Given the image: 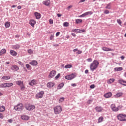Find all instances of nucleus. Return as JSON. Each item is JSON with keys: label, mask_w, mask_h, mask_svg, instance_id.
Here are the masks:
<instances>
[{"label": "nucleus", "mask_w": 126, "mask_h": 126, "mask_svg": "<svg viewBox=\"0 0 126 126\" xmlns=\"http://www.w3.org/2000/svg\"><path fill=\"white\" fill-rule=\"evenodd\" d=\"M98 66H99V61H98V60H94L90 64V70H91V71H94V70H96V69H97Z\"/></svg>", "instance_id": "f257e3e1"}, {"label": "nucleus", "mask_w": 126, "mask_h": 126, "mask_svg": "<svg viewBox=\"0 0 126 126\" xmlns=\"http://www.w3.org/2000/svg\"><path fill=\"white\" fill-rule=\"evenodd\" d=\"M14 110L16 111H19V112H21V111L23 110L24 109V107L23 106V104L22 103H19L17 104V106L14 107Z\"/></svg>", "instance_id": "f03ea898"}, {"label": "nucleus", "mask_w": 126, "mask_h": 126, "mask_svg": "<svg viewBox=\"0 0 126 126\" xmlns=\"http://www.w3.org/2000/svg\"><path fill=\"white\" fill-rule=\"evenodd\" d=\"M117 118L119 121L121 122H126V115L125 114H119L117 116Z\"/></svg>", "instance_id": "7ed1b4c3"}, {"label": "nucleus", "mask_w": 126, "mask_h": 126, "mask_svg": "<svg viewBox=\"0 0 126 126\" xmlns=\"http://www.w3.org/2000/svg\"><path fill=\"white\" fill-rule=\"evenodd\" d=\"M54 111L55 114H56V115H58V114H60V113L62 112V107H61V106H57L54 108Z\"/></svg>", "instance_id": "20e7f679"}, {"label": "nucleus", "mask_w": 126, "mask_h": 126, "mask_svg": "<svg viewBox=\"0 0 126 126\" xmlns=\"http://www.w3.org/2000/svg\"><path fill=\"white\" fill-rule=\"evenodd\" d=\"M44 93L45 92L43 91L37 93L35 95L36 99H42V98H43V96H44Z\"/></svg>", "instance_id": "39448f33"}, {"label": "nucleus", "mask_w": 126, "mask_h": 126, "mask_svg": "<svg viewBox=\"0 0 126 126\" xmlns=\"http://www.w3.org/2000/svg\"><path fill=\"white\" fill-rule=\"evenodd\" d=\"M92 14H93V12H92V11H88V12H86L84 13H83V14L79 16V17H85L86 16V15H91Z\"/></svg>", "instance_id": "423d86ee"}, {"label": "nucleus", "mask_w": 126, "mask_h": 126, "mask_svg": "<svg viewBox=\"0 0 126 126\" xmlns=\"http://www.w3.org/2000/svg\"><path fill=\"white\" fill-rule=\"evenodd\" d=\"M26 108V110H27V111H31V110H33L35 109V107L34 106V105H27L25 106Z\"/></svg>", "instance_id": "0eeeda50"}, {"label": "nucleus", "mask_w": 126, "mask_h": 126, "mask_svg": "<svg viewBox=\"0 0 126 126\" xmlns=\"http://www.w3.org/2000/svg\"><path fill=\"white\" fill-rule=\"evenodd\" d=\"M110 107L113 112H118L119 111V107H116V105L115 104H111Z\"/></svg>", "instance_id": "6e6552de"}, {"label": "nucleus", "mask_w": 126, "mask_h": 126, "mask_svg": "<svg viewBox=\"0 0 126 126\" xmlns=\"http://www.w3.org/2000/svg\"><path fill=\"white\" fill-rule=\"evenodd\" d=\"M57 72L55 70H52L49 75V78H53L56 75Z\"/></svg>", "instance_id": "1a4fd4ad"}, {"label": "nucleus", "mask_w": 126, "mask_h": 126, "mask_svg": "<svg viewBox=\"0 0 126 126\" xmlns=\"http://www.w3.org/2000/svg\"><path fill=\"white\" fill-rule=\"evenodd\" d=\"M74 77H75V76L74 75V74H72L66 76L65 77V78L66 79H67V80H71V79H73V78H74Z\"/></svg>", "instance_id": "9d476101"}, {"label": "nucleus", "mask_w": 126, "mask_h": 126, "mask_svg": "<svg viewBox=\"0 0 126 126\" xmlns=\"http://www.w3.org/2000/svg\"><path fill=\"white\" fill-rule=\"evenodd\" d=\"M11 69L15 72L19 70V67L17 65H14L11 66Z\"/></svg>", "instance_id": "9b49d317"}, {"label": "nucleus", "mask_w": 126, "mask_h": 126, "mask_svg": "<svg viewBox=\"0 0 126 126\" xmlns=\"http://www.w3.org/2000/svg\"><path fill=\"white\" fill-rule=\"evenodd\" d=\"M29 24L32 26V27H34L35 26V24H36V21L34 19L30 20L29 21Z\"/></svg>", "instance_id": "f8f14e48"}, {"label": "nucleus", "mask_w": 126, "mask_h": 126, "mask_svg": "<svg viewBox=\"0 0 126 126\" xmlns=\"http://www.w3.org/2000/svg\"><path fill=\"white\" fill-rule=\"evenodd\" d=\"M124 95V93L123 92L117 93L115 95H114L115 98H120V97H122Z\"/></svg>", "instance_id": "ddd939ff"}, {"label": "nucleus", "mask_w": 126, "mask_h": 126, "mask_svg": "<svg viewBox=\"0 0 126 126\" xmlns=\"http://www.w3.org/2000/svg\"><path fill=\"white\" fill-rule=\"evenodd\" d=\"M95 110L98 113H100V112H102V111H103V107L101 106H97L95 108Z\"/></svg>", "instance_id": "4468645a"}, {"label": "nucleus", "mask_w": 126, "mask_h": 126, "mask_svg": "<svg viewBox=\"0 0 126 126\" xmlns=\"http://www.w3.org/2000/svg\"><path fill=\"white\" fill-rule=\"evenodd\" d=\"M29 85H31V86H34V85H36L37 84V82L36 80L33 79L29 83Z\"/></svg>", "instance_id": "2eb2a0df"}, {"label": "nucleus", "mask_w": 126, "mask_h": 126, "mask_svg": "<svg viewBox=\"0 0 126 126\" xmlns=\"http://www.w3.org/2000/svg\"><path fill=\"white\" fill-rule=\"evenodd\" d=\"M29 63L31 65H33V66H36V65H37L38 64V62H37V61H36V60H33L32 62H30Z\"/></svg>", "instance_id": "dca6fc26"}, {"label": "nucleus", "mask_w": 126, "mask_h": 126, "mask_svg": "<svg viewBox=\"0 0 126 126\" xmlns=\"http://www.w3.org/2000/svg\"><path fill=\"white\" fill-rule=\"evenodd\" d=\"M104 97L106 98H111L112 97V93L111 92H108L106 94H104Z\"/></svg>", "instance_id": "f3484780"}, {"label": "nucleus", "mask_w": 126, "mask_h": 126, "mask_svg": "<svg viewBox=\"0 0 126 126\" xmlns=\"http://www.w3.org/2000/svg\"><path fill=\"white\" fill-rule=\"evenodd\" d=\"M64 86V83H61L59 85H58L57 89L58 90H59L60 89H62V88H63V87Z\"/></svg>", "instance_id": "a211bd4d"}, {"label": "nucleus", "mask_w": 126, "mask_h": 126, "mask_svg": "<svg viewBox=\"0 0 126 126\" xmlns=\"http://www.w3.org/2000/svg\"><path fill=\"white\" fill-rule=\"evenodd\" d=\"M50 3H51V1H50V0H47L43 2V4L46 6H49V5H50Z\"/></svg>", "instance_id": "6ab92c4d"}, {"label": "nucleus", "mask_w": 126, "mask_h": 126, "mask_svg": "<svg viewBox=\"0 0 126 126\" xmlns=\"http://www.w3.org/2000/svg\"><path fill=\"white\" fill-rule=\"evenodd\" d=\"M102 49L105 52H112V51H113V49L109 48L108 47H102Z\"/></svg>", "instance_id": "aec40b11"}, {"label": "nucleus", "mask_w": 126, "mask_h": 126, "mask_svg": "<svg viewBox=\"0 0 126 126\" xmlns=\"http://www.w3.org/2000/svg\"><path fill=\"white\" fill-rule=\"evenodd\" d=\"M34 15L36 19H40V18H41V14L39 13L36 12L34 13Z\"/></svg>", "instance_id": "412c9836"}, {"label": "nucleus", "mask_w": 126, "mask_h": 126, "mask_svg": "<svg viewBox=\"0 0 126 126\" xmlns=\"http://www.w3.org/2000/svg\"><path fill=\"white\" fill-rule=\"evenodd\" d=\"M21 118L22 120H24V121H28V120H29V116L27 115H23Z\"/></svg>", "instance_id": "4be33fe9"}, {"label": "nucleus", "mask_w": 126, "mask_h": 126, "mask_svg": "<svg viewBox=\"0 0 126 126\" xmlns=\"http://www.w3.org/2000/svg\"><path fill=\"white\" fill-rule=\"evenodd\" d=\"M10 54L14 57L17 56V52L14 51V50H10Z\"/></svg>", "instance_id": "5701e85b"}, {"label": "nucleus", "mask_w": 126, "mask_h": 126, "mask_svg": "<svg viewBox=\"0 0 126 126\" xmlns=\"http://www.w3.org/2000/svg\"><path fill=\"white\" fill-rule=\"evenodd\" d=\"M54 85H55V83L52 82H49L47 84V87H49V88L53 87Z\"/></svg>", "instance_id": "b1692460"}, {"label": "nucleus", "mask_w": 126, "mask_h": 126, "mask_svg": "<svg viewBox=\"0 0 126 126\" xmlns=\"http://www.w3.org/2000/svg\"><path fill=\"white\" fill-rule=\"evenodd\" d=\"M1 79H3V80H8V79H10V76H4L1 78Z\"/></svg>", "instance_id": "393cba45"}, {"label": "nucleus", "mask_w": 126, "mask_h": 126, "mask_svg": "<svg viewBox=\"0 0 126 126\" xmlns=\"http://www.w3.org/2000/svg\"><path fill=\"white\" fill-rule=\"evenodd\" d=\"M6 53V49H2L0 52V56H2V55H4Z\"/></svg>", "instance_id": "a878e982"}, {"label": "nucleus", "mask_w": 126, "mask_h": 126, "mask_svg": "<svg viewBox=\"0 0 126 126\" xmlns=\"http://www.w3.org/2000/svg\"><path fill=\"white\" fill-rule=\"evenodd\" d=\"M12 48L13 49H15V50H18V49L20 48V45L19 44H16L15 45H13Z\"/></svg>", "instance_id": "bb28decb"}, {"label": "nucleus", "mask_w": 126, "mask_h": 126, "mask_svg": "<svg viewBox=\"0 0 126 126\" xmlns=\"http://www.w3.org/2000/svg\"><path fill=\"white\" fill-rule=\"evenodd\" d=\"M16 84H17V85H19V86H20L21 85L23 84V81L20 80L17 81L16 82Z\"/></svg>", "instance_id": "cd10ccee"}, {"label": "nucleus", "mask_w": 126, "mask_h": 126, "mask_svg": "<svg viewBox=\"0 0 126 126\" xmlns=\"http://www.w3.org/2000/svg\"><path fill=\"white\" fill-rule=\"evenodd\" d=\"M115 71H122L123 70L122 67H116L114 68Z\"/></svg>", "instance_id": "c85d7f7f"}, {"label": "nucleus", "mask_w": 126, "mask_h": 126, "mask_svg": "<svg viewBox=\"0 0 126 126\" xmlns=\"http://www.w3.org/2000/svg\"><path fill=\"white\" fill-rule=\"evenodd\" d=\"M5 111V107L4 106H0V112H4Z\"/></svg>", "instance_id": "c756f323"}, {"label": "nucleus", "mask_w": 126, "mask_h": 126, "mask_svg": "<svg viewBox=\"0 0 126 126\" xmlns=\"http://www.w3.org/2000/svg\"><path fill=\"white\" fill-rule=\"evenodd\" d=\"M6 28H9L10 27V22H6L5 24Z\"/></svg>", "instance_id": "7c9ffc66"}, {"label": "nucleus", "mask_w": 126, "mask_h": 126, "mask_svg": "<svg viewBox=\"0 0 126 126\" xmlns=\"http://www.w3.org/2000/svg\"><path fill=\"white\" fill-rule=\"evenodd\" d=\"M0 88H5L7 87V85H6V83H3V84H2L1 85H0Z\"/></svg>", "instance_id": "2f4dec72"}, {"label": "nucleus", "mask_w": 126, "mask_h": 126, "mask_svg": "<svg viewBox=\"0 0 126 126\" xmlns=\"http://www.w3.org/2000/svg\"><path fill=\"white\" fill-rule=\"evenodd\" d=\"M75 21L77 24H79V23H81L82 22V20L80 19H76Z\"/></svg>", "instance_id": "473e14b6"}, {"label": "nucleus", "mask_w": 126, "mask_h": 126, "mask_svg": "<svg viewBox=\"0 0 126 126\" xmlns=\"http://www.w3.org/2000/svg\"><path fill=\"white\" fill-rule=\"evenodd\" d=\"M114 81H115V79L112 78V79H109V80L107 81V83H108L109 84H111V83H113V82H114Z\"/></svg>", "instance_id": "72a5a7b5"}, {"label": "nucleus", "mask_w": 126, "mask_h": 126, "mask_svg": "<svg viewBox=\"0 0 126 126\" xmlns=\"http://www.w3.org/2000/svg\"><path fill=\"white\" fill-rule=\"evenodd\" d=\"M125 81L124 80H119L118 81V83H120V84H121L122 85H124L125 84Z\"/></svg>", "instance_id": "f704fd0d"}, {"label": "nucleus", "mask_w": 126, "mask_h": 126, "mask_svg": "<svg viewBox=\"0 0 126 126\" xmlns=\"http://www.w3.org/2000/svg\"><path fill=\"white\" fill-rule=\"evenodd\" d=\"M72 32H75L76 33H80L79 32V29H75L72 30Z\"/></svg>", "instance_id": "c9c22d12"}, {"label": "nucleus", "mask_w": 126, "mask_h": 126, "mask_svg": "<svg viewBox=\"0 0 126 126\" xmlns=\"http://www.w3.org/2000/svg\"><path fill=\"white\" fill-rule=\"evenodd\" d=\"M6 84L7 85V87H11V86H13V83H6Z\"/></svg>", "instance_id": "e433bc0d"}, {"label": "nucleus", "mask_w": 126, "mask_h": 126, "mask_svg": "<svg viewBox=\"0 0 126 126\" xmlns=\"http://www.w3.org/2000/svg\"><path fill=\"white\" fill-rule=\"evenodd\" d=\"M111 3L107 4L106 6L105 7V8H106L107 9H111Z\"/></svg>", "instance_id": "4c0bfd02"}, {"label": "nucleus", "mask_w": 126, "mask_h": 126, "mask_svg": "<svg viewBox=\"0 0 126 126\" xmlns=\"http://www.w3.org/2000/svg\"><path fill=\"white\" fill-rule=\"evenodd\" d=\"M28 53H29L30 55H32L33 54V50L31 49H30L28 50Z\"/></svg>", "instance_id": "58836bf2"}, {"label": "nucleus", "mask_w": 126, "mask_h": 126, "mask_svg": "<svg viewBox=\"0 0 126 126\" xmlns=\"http://www.w3.org/2000/svg\"><path fill=\"white\" fill-rule=\"evenodd\" d=\"M104 118L103 117H100L98 118V123H102Z\"/></svg>", "instance_id": "ea45409f"}, {"label": "nucleus", "mask_w": 126, "mask_h": 126, "mask_svg": "<svg viewBox=\"0 0 126 126\" xmlns=\"http://www.w3.org/2000/svg\"><path fill=\"white\" fill-rule=\"evenodd\" d=\"M20 87L21 88V90H24V89H25V86H24V85H23V84L22 85H21L20 86Z\"/></svg>", "instance_id": "a19ab883"}, {"label": "nucleus", "mask_w": 126, "mask_h": 126, "mask_svg": "<svg viewBox=\"0 0 126 126\" xmlns=\"http://www.w3.org/2000/svg\"><path fill=\"white\" fill-rule=\"evenodd\" d=\"M26 67L29 70H31V66H30L29 64H26Z\"/></svg>", "instance_id": "79ce46f5"}, {"label": "nucleus", "mask_w": 126, "mask_h": 126, "mask_svg": "<svg viewBox=\"0 0 126 126\" xmlns=\"http://www.w3.org/2000/svg\"><path fill=\"white\" fill-rule=\"evenodd\" d=\"M71 67H72V65H66L65 66V68L67 69V68H71Z\"/></svg>", "instance_id": "37998d69"}, {"label": "nucleus", "mask_w": 126, "mask_h": 126, "mask_svg": "<svg viewBox=\"0 0 126 126\" xmlns=\"http://www.w3.org/2000/svg\"><path fill=\"white\" fill-rule=\"evenodd\" d=\"M95 87H96V85L95 84H92L90 86V88L91 89H93V88H95Z\"/></svg>", "instance_id": "c03bdc74"}, {"label": "nucleus", "mask_w": 126, "mask_h": 126, "mask_svg": "<svg viewBox=\"0 0 126 126\" xmlns=\"http://www.w3.org/2000/svg\"><path fill=\"white\" fill-rule=\"evenodd\" d=\"M60 76H61V74L58 73L57 75L55 77V80H57V79H58L60 77Z\"/></svg>", "instance_id": "a18cd8bd"}, {"label": "nucleus", "mask_w": 126, "mask_h": 126, "mask_svg": "<svg viewBox=\"0 0 126 126\" xmlns=\"http://www.w3.org/2000/svg\"><path fill=\"white\" fill-rule=\"evenodd\" d=\"M117 23H118V24H119V25H122V21H121L120 19H117Z\"/></svg>", "instance_id": "49530a36"}, {"label": "nucleus", "mask_w": 126, "mask_h": 126, "mask_svg": "<svg viewBox=\"0 0 126 126\" xmlns=\"http://www.w3.org/2000/svg\"><path fill=\"white\" fill-rule=\"evenodd\" d=\"M79 32H80V33H85V30H84V29H82V30L79 29Z\"/></svg>", "instance_id": "de8ad7c7"}, {"label": "nucleus", "mask_w": 126, "mask_h": 126, "mask_svg": "<svg viewBox=\"0 0 126 126\" xmlns=\"http://www.w3.org/2000/svg\"><path fill=\"white\" fill-rule=\"evenodd\" d=\"M64 101V97H61L59 99V102H63Z\"/></svg>", "instance_id": "09e8293b"}, {"label": "nucleus", "mask_w": 126, "mask_h": 126, "mask_svg": "<svg viewBox=\"0 0 126 126\" xmlns=\"http://www.w3.org/2000/svg\"><path fill=\"white\" fill-rule=\"evenodd\" d=\"M63 26L65 27H67V26H68V23H67V22H65L64 23Z\"/></svg>", "instance_id": "8fccbe9b"}, {"label": "nucleus", "mask_w": 126, "mask_h": 126, "mask_svg": "<svg viewBox=\"0 0 126 126\" xmlns=\"http://www.w3.org/2000/svg\"><path fill=\"white\" fill-rule=\"evenodd\" d=\"M3 118H4L3 114L1 113H0V119H3Z\"/></svg>", "instance_id": "3c124183"}, {"label": "nucleus", "mask_w": 126, "mask_h": 126, "mask_svg": "<svg viewBox=\"0 0 126 126\" xmlns=\"http://www.w3.org/2000/svg\"><path fill=\"white\" fill-rule=\"evenodd\" d=\"M49 22L50 24H53V23H54V21H53L52 19H50L49 20Z\"/></svg>", "instance_id": "603ef678"}, {"label": "nucleus", "mask_w": 126, "mask_h": 126, "mask_svg": "<svg viewBox=\"0 0 126 126\" xmlns=\"http://www.w3.org/2000/svg\"><path fill=\"white\" fill-rule=\"evenodd\" d=\"M18 64H19L20 65H21L22 66H23V63H22V62H21V61H19L18 62Z\"/></svg>", "instance_id": "864d4df0"}, {"label": "nucleus", "mask_w": 126, "mask_h": 126, "mask_svg": "<svg viewBox=\"0 0 126 126\" xmlns=\"http://www.w3.org/2000/svg\"><path fill=\"white\" fill-rule=\"evenodd\" d=\"M104 13L105 14H109V13H110V12L109 11V10H106L105 11H104Z\"/></svg>", "instance_id": "5fc2aeb1"}, {"label": "nucleus", "mask_w": 126, "mask_h": 126, "mask_svg": "<svg viewBox=\"0 0 126 126\" xmlns=\"http://www.w3.org/2000/svg\"><path fill=\"white\" fill-rule=\"evenodd\" d=\"M82 53V51L78 50V51L76 52V54H77V55H79V54H81Z\"/></svg>", "instance_id": "6e6d98bb"}, {"label": "nucleus", "mask_w": 126, "mask_h": 126, "mask_svg": "<svg viewBox=\"0 0 126 126\" xmlns=\"http://www.w3.org/2000/svg\"><path fill=\"white\" fill-rule=\"evenodd\" d=\"M87 62H92V59L88 58L87 59Z\"/></svg>", "instance_id": "4d7b16f0"}, {"label": "nucleus", "mask_w": 126, "mask_h": 126, "mask_svg": "<svg viewBox=\"0 0 126 126\" xmlns=\"http://www.w3.org/2000/svg\"><path fill=\"white\" fill-rule=\"evenodd\" d=\"M60 34V32H57L56 34V36L58 37Z\"/></svg>", "instance_id": "13d9d810"}, {"label": "nucleus", "mask_w": 126, "mask_h": 126, "mask_svg": "<svg viewBox=\"0 0 126 126\" xmlns=\"http://www.w3.org/2000/svg\"><path fill=\"white\" fill-rule=\"evenodd\" d=\"M91 103H92V100H89L87 101V103H88V104H91Z\"/></svg>", "instance_id": "bf43d9fd"}, {"label": "nucleus", "mask_w": 126, "mask_h": 126, "mask_svg": "<svg viewBox=\"0 0 126 126\" xmlns=\"http://www.w3.org/2000/svg\"><path fill=\"white\" fill-rule=\"evenodd\" d=\"M50 40H53V39H54V35H51L50 36Z\"/></svg>", "instance_id": "052dcab7"}, {"label": "nucleus", "mask_w": 126, "mask_h": 126, "mask_svg": "<svg viewBox=\"0 0 126 126\" xmlns=\"http://www.w3.org/2000/svg\"><path fill=\"white\" fill-rule=\"evenodd\" d=\"M8 123H12L13 122V120L12 119H9L8 120Z\"/></svg>", "instance_id": "680f3d73"}, {"label": "nucleus", "mask_w": 126, "mask_h": 126, "mask_svg": "<svg viewBox=\"0 0 126 126\" xmlns=\"http://www.w3.org/2000/svg\"><path fill=\"white\" fill-rule=\"evenodd\" d=\"M71 7H72V5H70V6H69L67 9H68V10H69V9H70V8H71Z\"/></svg>", "instance_id": "e2e57ef3"}, {"label": "nucleus", "mask_w": 126, "mask_h": 126, "mask_svg": "<svg viewBox=\"0 0 126 126\" xmlns=\"http://www.w3.org/2000/svg\"><path fill=\"white\" fill-rule=\"evenodd\" d=\"M71 86H73V87H75V86H76V84L75 83L71 84Z\"/></svg>", "instance_id": "0e129e2a"}, {"label": "nucleus", "mask_w": 126, "mask_h": 126, "mask_svg": "<svg viewBox=\"0 0 126 126\" xmlns=\"http://www.w3.org/2000/svg\"><path fill=\"white\" fill-rule=\"evenodd\" d=\"M57 16H58V17H61V16H62V14H57Z\"/></svg>", "instance_id": "69168bd1"}, {"label": "nucleus", "mask_w": 126, "mask_h": 126, "mask_svg": "<svg viewBox=\"0 0 126 126\" xmlns=\"http://www.w3.org/2000/svg\"><path fill=\"white\" fill-rule=\"evenodd\" d=\"M85 73L86 74H87V73H88V69L85 70Z\"/></svg>", "instance_id": "338daca9"}, {"label": "nucleus", "mask_w": 126, "mask_h": 126, "mask_svg": "<svg viewBox=\"0 0 126 126\" xmlns=\"http://www.w3.org/2000/svg\"><path fill=\"white\" fill-rule=\"evenodd\" d=\"M18 9H21V6H18L17 7Z\"/></svg>", "instance_id": "774afa93"}]
</instances>
